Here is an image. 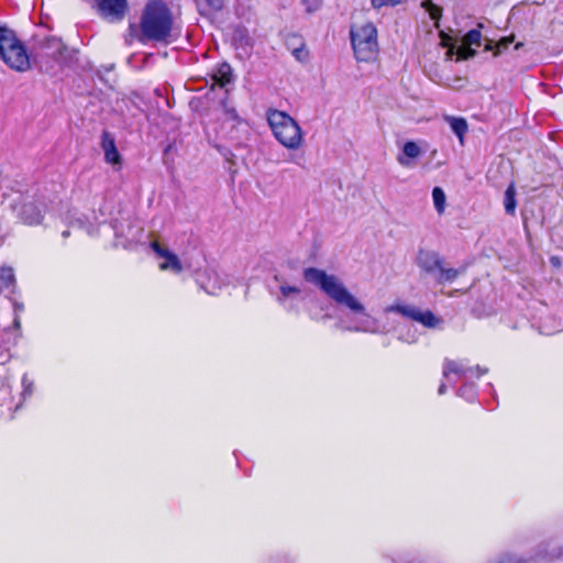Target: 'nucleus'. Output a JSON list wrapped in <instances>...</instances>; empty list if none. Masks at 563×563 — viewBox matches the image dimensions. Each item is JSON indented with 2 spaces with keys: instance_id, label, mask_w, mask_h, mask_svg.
Segmentation results:
<instances>
[{
  "instance_id": "9b49d317",
  "label": "nucleus",
  "mask_w": 563,
  "mask_h": 563,
  "mask_svg": "<svg viewBox=\"0 0 563 563\" xmlns=\"http://www.w3.org/2000/svg\"><path fill=\"white\" fill-rule=\"evenodd\" d=\"M421 153L422 151L416 142L408 141L404 144L402 153L397 156V162L402 167L411 168L415 165L413 159L418 158Z\"/></svg>"
},
{
  "instance_id": "a878e982",
  "label": "nucleus",
  "mask_w": 563,
  "mask_h": 563,
  "mask_svg": "<svg viewBox=\"0 0 563 563\" xmlns=\"http://www.w3.org/2000/svg\"><path fill=\"white\" fill-rule=\"evenodd\" d=\"M224 1L225 0H205V3L208 7V12H217L223 8Z\"/></svg>"
},
{
  "instance_id": "6ab92c4d",
  "label": "nucleus",
  "mask_w": 563,
  "mask_h": 563,
  "mask_svg": "<svg viewBox=\"0 0 563 563\" xmlns=\"http://www.w3.org/2000/svg\"><path fill=\"white\" fill-rule=\"evenodd\" d=\"M504 206H505V210L508 214L515 213L516 207H517V201H516V187L514 184H510L505 191Z\"/></svg>"
},
{
  "instance_id": "c756f323",
  "label": "nucleus",
  "mask_w": 563,
  "mask_h": 563,
  "mask_svg": "<svg viewBox=\"0 0 563 563\" xmlns=\"http://www.w3.org/2000/svg\"><path fill=\"white\" fill-rule=\"evenodd\" d=\"M512 42H514V36L501 38L496 45L498 53H500L503 49H506Z\"/></svg>"
},
{
  "instance_id": "f704fd0d",
  "label": "nucleus",
  "mask_w": 563,
  "mask_h": 563,
  "mask_svg": "<svg viewBox=\"0 0 563 563\" xmlns=\"http://www.w3.org/2000/svg\"><path fill=\"white\" fill-rule=\"evenodd\" d=\"M486 49H487V51L493 49V45H492V44H487V45H486Z\"/></svg>"
},
{
  "instance_id": "e433bc0d",
  "label": "nucleus",
  "mask_w": 563,
  "mask_h": 563,
  "mask_svg": "<svg viewBox=\"0 0 563 563\" xmlns=\"http://www.w3.org/2000/svg\"><path fill=\"white\" fill-rule=\"evenodd\" d=\"M68 234H69V232H68V231H64V232H63V236H64V238L68 236Z\"/></svg>"
},
{
  "instance_id": "aec40b11",
  "label": "nucleus",
  "mask_w": 563,
  "mask_h": 563,
  "mask_svg": "<svg viewBox=\"0 0 563 563\" xmlns=\"http://www.w3.org/2000/svg\"><path fill=\"white\" fill-rule=\"evenodd\" d=\"M301 292L300 288L297 286H290L284 282L279 285V295L277 296V301L284 302L289 298H294Z\"/></svg>"
},
{
  "instance_id": "b1692460",
  "label": "nucleus",
  "mask_w": 563,
  "mask_h": 563,
  "mask_svg": "<svg viewBox=\"0 0 563 563\" xmlns=\"http://www.w3.org/2000/svg\"><path fill=\"white\" fill-rule=\"evenodd\" d=\"M481 37H482V34H481L479 30H471V31H468L465 34V36L463 38V42L466 45L479 46L481 45Z\"/></svg>"
},
{
  "instance_id": "393cba45",
  "label": "nucleus",
  "mask_w": 563,
  "mask_h": 563,
  "mask_svg": "<svg viewBox=\"0 0 563 563\" xmlns=\"http://www.w3.org/2000/svg\"><path fill=\"white\" fill-rule=\"evenodd\" d=\"M475 49L471 47V45L462 44V46L459 48L457 54L460 59H468L473 56H475Z\"/></svg>"
},
{
  "instance_id": "1a4fd4ad",
  "label": "nucleus",
  "mask_w": 563,
  "mask_h": 563,
  "mask_svg": "<svg viewBox=\"0 0 563 563\" xmlns=\"http://www.w3.org/2000/svg\"><path fill=\"white\" fill-rule=\"evenodd\" d=\"M451 373L456 374L461 377H465L467 373H475L476 376L479 377L487 373V368H482L481 366L466 367L460 361L445 360L443 365V376L448 378Z\"/></svg>"
},
{
  "instance_id": "473e14b6",
  "label": "nucleus",
  "mask_w": 563,
  "mask_h": 563,
  "mask_svg": "<svg viewBox=\"0 0 563 563\" xmlns=\"http://www.w3.org/2000/svg\"><path fill=\"white\" fill-rule=\"evenodd\" d=\"M446 390V385L444 383H442L440 386H439V389H438V393L439 395H443Z\"/></svg>"
},
{
  "instance_id": "bb28decb",
  "label": "nucleus",
  "mask_w": 563,
  "mask_h": 563,
  "mask_svg": "<svg viewBox=\"0 0 563 563\" xmlns=\"http://www.w3.org/2000/svg\"><path fill=\"white\" fill-rule=\"evenodd\" d=\"M302 2L306 7V11L312 13L321 7L322 0H302Z\"/></svg>"
},
{
  "instance_id": "2eb2a0df",
  "label": "nucleus",
  "mask_w": 563,
  "mask_h": 563,
  "mask_svg": "<svg viewBox=\"0 0 563 563\" xmlns=\"http://www.w3.org/2000/svg\"><path fill=\"white\" fill-rule=\"evenodd\" d=\"M102 147L104 151V157L108 163L117 164L120 161V155L117 151L114 140L110 137L108 133L103 134Z\"/></svg>"
},
{
  "instance_id": "6e6552de",
  "label": "nucleus",
  "mask_w": 563,
  "mask_h": 563,
  "mask_svg": "<svg viewBox=\"0 0 563 563\" xmlns=\"http://www.w3.org/2000/svg\"><path fill=\"white\" fill-rule=\"evenodd\" d=\"M152 250L162 258L164 262L159 264V269L172 271L176 274L183 271V265L176 254L163 247L157 241L151 243Z\"/></svg>"
},
{
  "instance_id": "f03ea898",
  "label": "nucleus",
  "mask_w": 563,
  "mask_h": 563,
  "mask_svg": "<svg viewBox=\"0 0 563 563\" xmlns=\"http://www.w3.org/2000/svg\"><path fill=\"white\" fill-rule=\"evenodd\" d=\"M140 27L143 41L166 42L173 27V18L166 4L161 1L147 3L141 18Z\"/></svg>"
},
{
  "instance_id": "f8f14e48",
  "label": "nucleus",
  "mask_w": 563,
  "mask_h": 563,
  "mask_svg": "<svg viewBox=\"0 0 563 563\" xmlns=\"http://www.w3.org/2000/svg\"><path fill=\"white\" fill-rule=\"evenodd\" d=\"M18 216L24 223L30 225L38 224L43 218L41 207L32 201L23 203Z\"/></svg>"
},
{
  "instance_id": "423d86ee",
  "label": "nucleus",
  "mask_w": 563,
  "mask_h": 563,
  "mask_svg": "<svg viewBox=\"0 0 563 563\" xmlns=\"http://www.w3.org/2000/svg\"><path fill=\"white\" fill-rule=\"evenodd\" d=\"M71 57V52L68 47L57 37H47L40 43L38 58L41 64H48L54 60L58 65L66 64Z\"/></svg>"
},
{
  "instance_id": "f3484780",
  "label": "nucleus",
  "mask_w": 563,
  "mask_h": 563,
  "mask_svg": "<svg viewBox=\"0 0 563 563\" xmlns=\"http://www.w3.org/2000/svg\"><path fill=\"white\" fill-rule=\"evenodd\" d=\"M418 310H419V308H417L416 306H412V305L396 303V305H390V306L386 307L384 309V312L385 313L396 312V313L401 314L402 317H406V318L415 321Z\"/></svg>"
},
{
  "instance_id": "0eeeda50",
  "label": "nucleus",
  "mask_w": 563,
  "mask_h": 563,
  "mask_svg": "<svg viewBox=\"0 0 563 563\" xmlns=\"http://www.w3.org/2000/svg\"><path fill=\"white\" fill-rule=\"evenodd\" d=\"M100 14L110 21L123 19L126 10V0H97Z\"/></svg>"
},
{
  "instance_id": "9d476101",
  "label": "nucleus",
  "mask_w": 563,
  "mask_h": 563,
  "mask_svg": "<svg viewBox=\"0 0 563 563\" xmlns=\"http://www.w3.org/2000/svg\"><path fill=\"white\" fill-rule=\"evenodd\" d=\"M417 264L426 273H433L434 271H439V268H441L442 261L437 252L430 250H420L417 256Z\"/></svg>"
},
{
  "instance_id": "7c9ffc66",
  "label": "nucleus",
  "mask_w": 563,
  "mask_h": 563,
  "mask_svg": "<svg viewBox=\"0 0 563 563\" xmlns=\"http://www.w3.org/2000/svg\"><path fill=\"white\" fill-rule=\"evenodd\" d=\"M497 563H525V561L516 555H505Z\"/></svg>"
},
{
  "instance_id": "4468645a",
  "label": "nucleus",
  "mask_w": 563,
  "mask_h": 563,
  "mask_svg": "<svg viewBox=\"0 0 563 563\" xmlns=\"http://www.w3.org/2000/svg\"><path fill=\"white\" fill-rule=\"evenodd\" d=\"M415 321L421 323L428 329L440 328L443 323V320L440 317H437L432 311L420 309L417 312Z\"/></svg>"
},
{
  "instance_id": "f257e3e1",
  "label": "nucleus",
  "mask_w": 563,
  "mask_h": 563,
  "mask_svg": "<svg viewBox=\"0 0 563 563\" xmlns=\"http://www.w3.org/2000/svg\"><path fill=\"white\" fill-rule=\"evenodd\" d=\"M303 278L308 283L318 286L339 307L347 309L357 317L355 323L347 327L346 330L367 333L379 332L377 319L367 312L364 303L349 290L336 275L309 267L303 271Z\"/></svg>"
},
{
  "instance_id": "ddd939ff",
  "label": "nucleus",
  "mask_w": 563,
  "mask_h": 563,
  "mask_svg": "<svg viewBox=\"0 0 563 563\" xmlns=\"http://www.w3.org/2000/svg\"><path fill=\"white\" fill-rule=\"evenodd\" d=\"M444 120L449 123L453 133L459 137L461 145L464 144V136L468 131V124L464 118L445 115Z\"/></svg>"
},
{
  "instance_id": "7ed1b4c3",
  "label": "nucleus",
  "mask_w": 563,
  "mask_h": 563,
  "mask_svg": "<svg viewBox=\"0 0 563 563\" xmlns=\"http://www.w3.org/2000/svg\"><path fill=\"white\" fill-rule=\"evenodd\" d=\"M0 57L9 68L18 73L31 69V60L25 46L14 32L5 26H0Z\"/></svg>"
},
{
  "instance_id": "2f4dec72",
  "label": "nucleus",
  "mask_w": 563,
  "mask_h": 563,
  "mask_svg": "<svg viewBox=\"0 0 563 563\" xmlns=\"http://www.w3.org/2000/svg\"><path fill=\"white\" fill-rule=\"evenodd\" d=\"M227 111V114L231 118V119H238V113H236V110L234 108H227L225 109Z\"/></svg>"
},
{
  "instance_id": "412c9836",
  "label": "nucleus",
  "mask_w": 563,
  "mask_h": 563,
  "mask_svg": "<svg viewBox=\"0 0 563 563\" xmlns=\"http://www.w3.org/2000/svg\"><path fill=\"white\" fill-rule=\"evenodd\" d=\"M432 199L434 203V208L438 211V213H443L445 209V201L446 197L442 188L434 187L432 190Z\"/></svg>"
},
{
  "instance_id": "39448f33",
  "label": "nucleus",
  "mask_w": 563,
  "mask_h": 563,
  "mask_svg": "<svg viewBox=\"0 0 563 563\" xmlns=\"http://www.w3.org/2000/svg\"><path fill=\"white\" fill-rule=\"evenodd\" d=\"M351 42L355 58L358 62H372L378 53L377 30L373 23L353 25L351 27Z\"/></svg>"
},
{
  "instance_id": "dca6fc26",
  "label": "nucleus",
  "mask_w": 563,
  "mask_h": 563,
  "mask_svg": "<svg viewBox=\"0 0 563 563\" xmlns=\"http://www.w3.org/2000/svg\"><path fill=\"white\" fill-rule=\"evenodd\" d=\"M212 79L216 85L220 87H224L232 80V68L229 64L223 63L221 64L214 74L212 75Z\"/></svg>"
},
{
  "instance_id": "a211bd4d",
  "label": "nucleus",
  "mask_w": 563,
  "mask_h": 563,
  "mask_svg": "<svg viewBox=\"0 0 563 563\" xmlns=\"http://www.w3.org/2000/svg\"><path fill=\"white\" fill-rule=\"evenodd\" d=\"M14 274L10 267H0V294L14 287Z\"/></svg>"
},
{
  "instance_id": "4be33fe9",
  "label": "nucleus",
  "mask_w": 563,
  "mask_h": 563,
  "mask_svg": "<svg viewBox=\"0 0 563 563\" xmlns=\"http://www.w3.org/2000/svg\"><path fill=\"white\" fill-rule=\"evenodd\" d=\"M422 7L429 13L430 18L434 20L435 26L438 27L439 21L442 15V9L439 5L434 4L431 0H424L422 2Z\"/></svg>"
},
{
  "instance_id": "c9c22d12",
  "label": "nucleus",
  "mask_w": 563,
  "mask_h": 563,
  "mask_svg": "<svg viewBox=\"0 0 563 563\" xmlns=\"http://www.w3.org/2000/svg\"><path fill=\"white\" fill-rule=\"evenodd\" d=\"M521 46H522V43H517V44H516V46H515V48H516V49H518V48H519V47H521Z\"/></svg>"
},
{
  "instance_id": "20e7f679",
  "label": "nucleus",
  "mask_w": 563,
  "mask_h": 563,
  "mask_svg": "<svg viewBox=\"0 0 563 563\" xmlns=\"http://www.w3.org/2000/svg\"><path fill=\"white\" fill-rule=\"evenodd\" d=\"M267 120L274 136L283 146L288 150H297L301 146L302 130L289 114L279 110H269Z\"/></svg>"
},
{
  "instance_id": "cd10ccee",
  "label": "nucleus",
  "mask_w": 563,
  "mask_h": 563,
  "mask_svg": "<svg viewBox=\"0 0 563 563\" xmlns=\"http://www.w3.org/2000/svg\"><path fill=\"white\" fill-rule=\"evenodd\" d=\"M402 0H372L374 8H382L384 5H396L401 3Z\"/></svg>"
},
{
  "instance_id": "c85d7f7f",
  "label": "nucleus",
  "mask_w": 563,
  "mask_h": 563,
  "mask_svg": "<svg viewBox=\"0 0 563 563\" xmlns=\"http://www.w3.org/2000/svg\"><path fill=\"white\" fill-rule=\"evenodd\" d=\"M22 385H23V394L24 395H32L33 393V382L27 378L26 375L22 378Z\"/></svg>"
},
{
  "instance_id": "72a5a7b5",
  "label": "nucleus",
  "mask_w": 563,
  "mask_h": 563,
  "mask_svg": "<svg viewBox=\"0 0 563 563\" xmlns=\"http://www.w3.org/2000/svg\"><path fill=\"white\" fill-rule=\"evenodd\" d=\"M551 262H552L554 265H559V264H560V262H559V260H558L556 257H552V258H551Z\"/></svg>"
},
{
  "instance_id": "5701e85b",
  "label": "nucleus",
  "mask_w": 563,
  "mask_h": 563,
  "mask_svg": "<svg viewBox=\"0 0 563 563\" xmlns=\"http://www.w3.org/2000/svg\"><path fill=\"white\" fill-rule=\"evenodd\" d=\"M439 283H446V282H453L459 275H460V271L459 269H454V268H444L441 266V268H439Z\"/></svg>"
}]
</instances>
